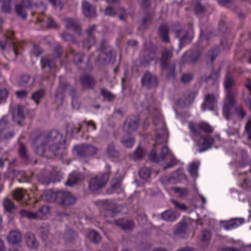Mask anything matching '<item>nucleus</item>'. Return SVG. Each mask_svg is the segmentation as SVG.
<instances>
[{"mask_svg":"<svg viewBox=\"0 0 251 251\" xmlns=\"http://www.w3.org/2000/svg\"><path fill=\"white\" fill-rule=\"evenodd\" d=\"M194 77L193 73H189L183 74L181 77V81L184 84H187L192 80Z\"/></svg>","mask_w":251,"mask_h":251,"instance_id":"59","label":"nucleus"},{"mask_svg":"<svg viewBox=\"0 0 251 251\" xmlns=\"http://www.w3.org/2000/svg\"><path fill=\"white\" fill-rule=\"evenodd\" d=\"M156 56V49L154 46L149 49H145L142 52V59L141 64L143 66L148 65L149 63L153 60Z\"/></svg>","mask_w":251,"mask_h":251,"instance_id":"20","label":"nucleus"},{"mask_svg":"<svg viewBox=\"0 0 251 251\" xmlns=\"http://www.w3.org/2000/svg\"><path fill=\"white\" fill-rule=\"evenodd\" d=\"M87 236L91 242L95 243H99L101 240L100 234L94 230H89Z\"/></svg>","mask_w":251,"mask_h":251,"instance_id":"48","label":"nucleus"},{"mask_svg":"<svg viewBox=\"0 0 251 251\" xmlns=\"http://www.w3.org/2000/svg\"><path fill=\"white\" fill-rule=\"evenodd\" d=\"M82 179V175L79 173L73 172L68 176L65 185L69 186H73L76 184Z\"/></svg>","mask_w":251,"mask_h":251,"instance_id":"33","label":"nucleus"},{"mask_svg":"<svg viewBox=\"0 0 251 251\" xmlns=\"http://www.w3.org/2000/svg\"><path fill=\"white\" fill-rule=\"evenodd\" d=\"M201 52L199 49H191L184 53L181 61L184 63L193 64L199 59Z\"/></svg>","mask_w":251,"mask_h":251,"instance_id":"17","label":"nucleus"},{"mask_svg":"<svg viewBox=\"0 0 251 251\" xmlns=\"http://www.w3.org/2000/svg\"><path fill=\"white\" fill-rule=\"evenodd\" d=\"M114 224L123 230H131L134 226V223L132 220L124 219H118L114 220Z\"/></svg>","mask_w":251,"mask_h":251,"instance_id":"27","label":"nucleus"},{"mask_svg":"<svg viewBox=\"0 0 251 251\" xmlns=\"http://www.w3.org/2000/svg\"><path fill=\"white\" fill-rule=\"evenodd\" d=\"M30 2L29 0H22L21 3L15 5V12L17 15L23 19L26 18L27 15L25 12V8L30 6Z\"/></svg>","mask_w":251,"mask_h":251,"instance_id":"25","label":"nucleus"},{"mask_svg":"<svg viewBox=\"0 0 251 251\" xmlns=\"http://www.w3.org/2000/svg\"><path fill=\"white\" fill-rule=\"evenodd\" d=\"M106 172L102 174L92 177L89 182V190L95 192L104 187L107 183L110 174L111 166L106 164L105 166Z\"/></svg>","mask_w":251,"mask_h":251,"instance_id":"8","label":"nucleus"},{"mask_svg":"<svg viewBox=\"0 0 251 251\" xmlns=\"http://www.w3.org/2000/svg\"><path fill=\"white\" fill-rule=\"evenodd\" d=\"M97 149L90 144H82L74 147L72 153L74 156L79 159H85L95 155Z\"/></svg>","mask_w":251,"mask_h":251,"instance_id":"9","label":"nucleus"},{"mask_svg":"<svg viewBox=\"0 0 251 251\" xmlns=\"http://www.w3.org/2000/svg\"><path fill=\"white\" fill-rule=\"evenodd\" d=\"M94 56H96L94 59L97 64L106 65L114 63L116 58V53L113 48L108 46L106 41L102 39L101 40L100 49L97 50L93 54L89 57L85 67L83 68L81 67L80 70L85 72H91L93 70V67L90 61Z\"/></svg>","mask_w":251,"mask_h":251,"instance_id":"3","label":"nucleus"},{"mask_svg":"<svg viewBox=\"0 0 251 251\" xmlns=\"http://www.w3.org/2000/svg\"><path fill=\"white\" fill-rule=\"evenodd\" d=\"M158 32L160 38L162 39L163 42H169V28L166 24H161L158 27Z\"/></svg>","mask_w":251,"mask_h":251,"instance_id":"38","label":"nucleus"},{"mask_svg":"<svg viewBox=\"0 0 251 251\" xmlns=\"http://www.w3.org/2000/svg\"><path fill=\"white\" fill-rule=\"evenodd\" d=\"M41 199L49 202H56V204H74L76 200L70 192L64 190L56 192L51 190H46L41 196Z\"/></svg>","mask_w":251,"mask_h":251,"instance_id":"6","label":"nucleus"},{"mask_svg":"<svg viewBox=\"0 0 251 251\" xmlns=\"http://www.w3.org/2000/svg\"><path fill=\"white\" fill-rule=\"evenodd\" d=\"M84 127L90 128L93 131L95 130L97 128L96 125L93 121L90 120L87 122L85 120L78 123L76 126L71 123L68 124L65 130L67 135H70L72 138H76L75 135L79 133Z\"/></svg>","mask_w":251,"mask_h":251,"instance_id":"10","label":"nucleus"},{"mask_svg":"<svg viewBox=\"0 0 251 251\" xmlns=\"http://www.w3.org/2000/svg\"><path fill=\"white\" fill-rule=\"evenodd\" d=\"M100 94L105 100L109 101H112L115 99V97L113 94H112L110 91H108L107 89L104 88H102L101 89Z\"/></svg>","mask_w":251,"mask_h":251,"instance_id":"53","label":"nucleus"},{"mask_svg":"<svg viewBox=\"0 0 251 251\" xmlns=\"http://www.w3.org/2000/svg\"><path fill=\"white\" fill-rule=\"evenodd\" d=\"M96 25H93L89 26L85 30V32L87 34L88 37L83 41V47L89 50L96 42L95 37L92 35L94 31L96 30Z\"/></svg>","mask_w":251,"mask_h":251,"instance_id":"23","label":"nucleus"},{"mask_svg":"<svg viewBox=\"0 0 251 251\" xmlns=\"http://www.w3.org/2000/svg\"><path fill=\"white\" fill-rule=\"evenodd\" d=\"M146 153V150L139 145L133 153L130 154V158L134 161L141 160L145 156Z\"/></svg>","mask_w":251,"mask_h":251,"instance_id":"39","label":"nucleus"},{"mask_svg":"<svg viewBox=\"0 0 251 251\" xmlns=\"http://www.w3.org/2000/svg\"><path fill=\"white\" fill-rule=\"evenodd\" d=\"M152 123L155 126H157L159 124L161 125V127L160 129L161 133L159 132H156L155 138L157 143H163L165 140L167 131L166 128L165 123L162 115L158 113L156 115L153 116L152 118Z\"/></svg>","mask_w":251,"mask_h":251,"instance_id":"12","label":"nucleus"},{"mask_svg":"<svg viewBox=\"0 0 251 251\" xmlns=\"http://www.w3.org/2000/svg\"><path fill=\"white\" fill-rule=\"evenodd\" d=\"M142 86L147 89L156 88L158 85V80L156 76L149 72H146L141 79Z\"/></svg>","mask_w":251,"mask_h":251,"instance_id":"19","label":"nucleus"},{"mask_svg":"<svg viewBox=\"0 0 251 251\" xmlns=\"http://www.w3.org/2000/svg\"><path fill=\"white\" fill-rule=\"evenodd\" d=\"M176 36L179 38V48L181 49L185 44L190 43L193 38V30L192 25L189 24L182 29L177 30Z\"/></svg>","mask_w":251,"mask_h":251,"instance_id":"11","label":"nucleus"},{"mask_svg":"<svg viewBox=\"0 0 251 251\" xmlns=\"http://www.w3.org/2000/svg\"><path fill=\"white\" fill-rule=\"evenodd\" d=\"M141 5L145 11V16L141 22V28L146 29L149 28L152 21L151 14L147 12V10L150 5V0H142L141 1Z\"/></svg>","mask_w":251,"mask_h":251,"instance_id":"16","label":"nucleus"},{"mask_svg":"<svg viewBox=\"0 0 251 251\" xmlns=\"http://www.w3.org/2000/svg\"><path fill=\"white\" fill-rule=\"evenodd\" d=\"M139 121L138 118L135 116L127 117L124 124V126L127 127L128 131H133L137 130L139 126Z\"/></svg>","mask_w":251,"mask_h":251,"instance_id":"28","label":"nucleus"},{"mask_svg":"<svg viewBox=\"0 0 251 251\" xmlns=\"http://www.w3.org/2000/svg\"><path fill=\"white\" fill-rule=\"evenodd\" d=\"M230 192L231 194H236L240 202L251 204V192L249 193H239L236 189L231 188L230 189Z\"/></svg>","mask_w":251,"mask_h":251,"instance_id":"29","label":"nucleus"},{"mask_svg":"<svg viewBox=\"0 0 251 251\" xmlns=\"http://www.w3.org/2000/svg\"><path fill=\"white\" fill-rule=\"evenodd\" d=\"M176 65L174 63L170 62L167 64V66L164 68L161 67L162 71L166 72V77L168 78H174L175 75Z\"/></svg>","mask_w":251,"mask_h":251,"instance_id":"42","label":"nucleus"},{"mask_svg":"<svg viewBox=\"0 0 251 251\" xmlns=\"http://www.w3.org/2000/svg\"><path fill=\"white\" fill-rule=\"evenodd\" d=\"M174 190L175 193L177 194L180 198H185L188 195V190L187 189L175 187Z\"/></svg>","mask_w":251,"mask_h":251,"instance_id":"58","label":"nucleus"},{"mask_svg":"<svg viewBox=\"0 0 251 251\" xmlns=\"http://www.w3.org/2000/svg\"><path fill=\"white\" fill-rule=\"evenodd\" d=\"M219 49L217 47H213L209 50L206 54V61L207 63L210 62L211 63L216 59L219 54Z\"/></svg>","mask_w":251,"mask_h":251,"instance_id":"43","label":"nucleus"},{"mask_svg":"<svg viewBox=\"0 0 251 251\" xmlns=\"http://www.w3.org/2000/svg\"><path fill=\"white\" fill-rule=\"evenodd\" d=\"M245 223L243 218H236L224 223V227L226 230H230L237 228Z\"/></svg>","mask_w":251,"mask_h":251,"instance_id":"31","label":"nucleus"},{"mask_svg":"<svg viewBox=\"0 0 251 251\" xmlns=\"http://www.w3.org/2000/svg\"><path fill=\"white\" fill-rule=\"evenodd\" d=\"M19 154L21 158L24 160H27L28 156L26 152V147L23 143H20L18 151Z\"/></svg>","mask_w":251,"mask_h":251,"instance_id":"55","label":"nucleus"},{"mask_svg":"<svg viewBox=\"0 0 251 251\" xmlns=\"http://www.w3.org/2000/svg\"><path fill=\"white\" fill-rule=\"evenodd\" d=\"M245 130L247 134V138L251 141V118H249L245 126Z\"/></svg>","mask_w":251,"mask_h":251,"instance_id":"60","label":"nucleus"},{"mask_svg":"<svg viewBox=\"0 0 251 251\" xmlns=\"http://www.w3.org/2000/svg\"><path fill=\"white\" fill-rule=\"evenodd\" d=\"M190 233L188 225L183 221H180L178 223L177 227L175 229L174 234L182 238H187Z\"/></svg>","mask_w":251,"mask_h":251,"instance_id":"24","label":"nucleus"},{"mask_svg":"<svg viewBox=\"0 0 251 251\" xmlns=\"http://www.w3.org/2000/svg\"><path fill=\"white\" fill-rule=\"evenodd\" d=\"M22 239V233L18 230H11L7 236L8 242L12 244H17L21 242Z\"/></svg>","mask_w":251,"mask_h":251,"instance_id":"32","label":"nucleus"},{"mask_svg":"<svg viewBox=\"0 0 251 251\" xmlns=\"http://www.w3.org/2000/svg\"><path fill=\"white\" fill-rule=\"evenodd\" d=\"M211 238V233L207 229H204L202 231L201 237V240L202 242L208 244Z\"/></svg>","mask_w":251,"mask_h":251,"instance_id":"54","label":"nucleus"},{"mask_svg":"<svg viewBox=\"0 0 251 251\" xmlns=\"http://www.w3.org/2000/svg\"><path fill=\"white\" fill-rule=\"evenodd\" d=\"M151 174V169L146 167L141 168L139 172L140 177L144 179H147L150 177Z\"/></svg>","mask_w":251,"mask_h":251,"instance_id":"52","label":"nucleus"},{"mask_svg":"<svg viewBox=\"0 0 251 251\" xmlns=\"http://www.w3.org/2000/svg\"><path fill=\"white\" fill-rule=\"evenodd\" d=\"M41 65L43 72L47 74H45L46 78H49L50 74H53L55 73L56 63L54 59L51 58L50 56H43L41 59Z\"/></svg>","mask_w":251,"mask_h":251,"instance_id":"14","label":"nucleus"},{"mask_svg":"<svg viewBox=\"0 0 251 251\" xmlns=\"http://www.w3.org/2000/svg\"><path fill=\"white\" fill-rule=\"evenodd\" d=\"M122 205H118L115 208H108L107 206H105L104 207V210H100V213L101 215H103L105 217H113L116 215Z\"/></svg>","mask_w":251,"mask_h":251,"instance_id":"40","label":"nucleus"},{"mask_svg":"<svg viewBox=\"0 0 251 251\" xmlns=\"http://www.w3.org/2000/svg\"><path fill=\"white\" fill-rule=\"evenodd\" d=\"M12 118L14 122L21 125V121L25 119L24 108L20 105H18L16 109L13 111Z\"/></svg>","mask_w":251,"mask_h":251,"instance_id":"34","label":"nucleus"},{"mask_svg":"<svg viewBox=\"0 0 251 251\" xmlns=\"http://www.w3.org/2000/svg\"><path fill=\"white\" fill-rule=\"evenodd\" d=\"M235 114L238 117H240L241 119L244 118L246 115H247V112L246 110L244 109L243 106L242 105H237L235 106V104H234V107L233 108V110H232L231 113L229 115V116H226L223 113L224 116L225 118L227 120H230V117L232 115Z\"/></svg>","mask_w":251,"mask_h":251,"instance_id":"37","label":"nucleus"},{"mask_svg":"<svg viewBox=\"0 0 251 251\" xmlns=\"http://www.w3.org/2000/svg\"><path fill=\"white\" fill-rule=\"evenodd\" d=\"M217 100L213 94H207L204 96L201 107L203 111L207 109L213 111L215 110Z\"/></svg>","mask_w":251,"mask_h":251,"instance_id":"21","label":"nucleus"},{"mask_svg":"<svg viewBox=\"0 0 251 251\" xmlns=\"http://www.w3.org/2000/svg\"><path fill=\"white\" fill-rule=\"evenodd\" d=\"M156 144H158V143L155 141L152 149L148 154L149 160L151 162L156 164H164L166 161H168L169 162L163 167L164 171L176 166L178 164V160L168 147L167 146H163L161 148L160 154H158L156 147ZM158 144H160L158 143Z\"/></svg>","mask_w":251,"mask_h":251,"instance_id":"4","label":"nucleus"},{"mask_svg":"<svg viewBox=\"0 0 251 251\" xmlns=\"http://www.w3.org/2000/svg\"><path fill=\"white\" fill-rule=\"evenodd\" d=\"M25 238V243L30 249H36L39 246V242L32 233L30 232L26 233Z\"/></svg>","mask_w":251,"mask_h":251,"instance_id":"36","label":"nucleus"},{"mask_svg":"<svg viewBox=\"0 0 251 251\" xmlns=\"http://www.w3.org/2000/svg\"><path fill=\"white\" fill-rule=\"evenodd\" d=\"M79 80L83 90H93L96 84L95 78L88 74L81 75L79 76Z\"/></svg>","mask_w":251,"mask_h":251,"instance_id":"18","label":"nucleus"},{"mask_svg":"<svg viewBox=\"0 0 251 251\" xmlns=\"http://www.w3.org/2000/svg\"><path fill=\"white\" fill-rule=\"evenodd\" d=\"M56 177H57V178L53 177L52 175H51L50 176L49 178H43V180H42V183L45 185H48L51 182H55L56 181H60V178H59L60 173L59 172H58L57 173Z\"/></svg>","mask_w":251,"mask_h":251,"instance_id":"56","label":"nucleus"},{"mask_svg":"<svg viewBox=\"0 0 251 251\" xmlns=\"http://www.w3.org/2000/svg\"><path fill=\"white\" fill-rule=\"evenodd\" d=\"M50 207L48 205H42L40 208L35 212H30L26 210H21L20 214L22 217L28 219L43 220L44 216L49 213Z\"/></svg>","mask_w":251,"mask_h":251,"instance_id":"13","label":"nucleus"},{"mask_svg":"<svg viewBox=\"0 0 251 251\" xmlns=\"http://www.w3.org/2000/svg\"><path fill=\"white\" fill-rule=\"evenodd\" d=\"M82 10L85 17H93L96 15V11L95 7L86 1H82Z\"/></svg>","mask_w":251,"mask_h":251,"instance_id":"26","label":"nucleus"},{"mask_svg":"<svg viewBox=\"0 0 251 251\" xmlns=\"http://www.w3.org/2000/svg\"><path fill=\"white\" fill-rule=\"evenodd\" d=\"M107 154L109 157L111 158H117L119 156V153L115 150L113 144L108 145L107 148Z\"/></svg>","mask_w":251,"mask_h":251,"instance_id":"49","label":"nucleus"},{"mask_svg":"<svg viewBox=\"0 0 251 251\" xmlns=\"http://www.w3.org/2000/svg\"><path fill=\"white\" fill-rule=\"evenodd\" d=\"M121 180L117 177L113 178L110 181V187L108 190V192L110 194L115 192L117 190L121 187Z\"/></svg>","mask_w":251,"mask_h":251,"instance_id":"46","label":"nucleus"},{"mask_svg":"<svg viewBox=\"0 0 251 251\" xmlns=\"http://www.w3.org/2000/svg\"><path fill=\"white\" fill-rule=\"evenodd\" d=\"M189 130L200 149V152H203L211 148L214 142L213 137L208 135L213 131L212 127L207 123L201 122L199 123L189 122Z\"/></svg>","mask_w":251,"mask_h":251,"instance_id":"2","label":"nucleus"},{"mask_svg":"<svg viewBox=\"0 0 251 251\" xmlns=\"http://www.w3.org/2000/svg\"><path fill=\"white\" fill-rule=\"evenodd\" d=\"M198 170V165L196 162L192 163L189 166V172L192 176H195L197 175Z\"/></svg>","mask_w":251,"mask_h":251,"instance_id":"62","label":"nucleus"},{"mask_svg":"<svg viewBox=\"0 0 251 251\" xmlns=\"http://www.w3.org/2000/svg\"><path fill=\"white\" fill-rule=\"evenodd\" d=\"M45 95V91L44 89H40L32 94L31 99L35 101L37 105L40 103V100Z\"/></svg>","mask_w":251,"mask_h":251,"instance_id":"47","label":"nucleus"},{"mask_svg":"<svg viewBox=\"0 0 251 251\" xmlns=\"http://www.w3.org/2000/svg\"><path fill=\"white\" fill-rule=\"evenodd\" d=\"M13 198L18 202H22V204H30L27 201L30 197L27 191L23 188H17L13 192Z\"/></svg>","mask_w":251,"mask_h":251,"instance_id":"22","label":"nucleus"},{"mask_svg":"<svg viewBox=\"0 0 251 251\" xmlns=\"http://www.w3.org/2000/svg\"><path fill=\"white\" fill-rule=\"evenodd\" d=\"M34 80V79L29 75H24L21 76L19 83L21 85L26 86L28 84H32Z\"/></svg>","mask_w":251,"mask_h":251,"instance_id":"51","label":"nucleus"},{"mask_svg":"<svg viewBox=\"0 0 251 251\" xmlns=\"http://www.w3.org/2000/svg\"><path fill=\"white\" fill-rule=\"evenodd\" d=\"M71 52L74 55L73 61L74 63L78 69H81V65L83 64V58L85 56L84 53L82 52L75 53L73 50H71Z\"/></svg>","mask_w":251,"mask_h":251,"instance_id":"45","label":"nucleus"},{"mask_svg":"<svg viewBox=\"0 0 251 251\" xmlns=\"http://www.w3.org/2000/svg\"><path fill=\"white\" fill-rule=\"evenodd\" d=\"M11 0L7 2H3V5L1 7V10L2 12L8 13L11 10L10 5Z\"/></svg>","mask_w":251,"mask_h":251,"instance_id":"64","label":"nucleus"},{"mask_svg":"<svg viewBox=\"0 0 251 251\" xmlns=\"http://www.w3.org/2000/svg\"><path fill=\"white\" fill-rule=\"evenodd\" d=\"M234 85L233 78L227 75L224 81V87L226 95L223 108V113L226 117L229 116L232 112L235 101V97L237 93V90L234 88Z\"/></svg>","mask_w":251,"mask_h":251,"instance_id":"5","label":"nucleus"},{"mask_svg":"<svg viewBox=\"0 0 251 251\" xmlns=\"http://www.w3.org/2000/svg\"><path fill=\"white\" fill-rule=\"evenodd\" d=\"M31 137L34 151L38 155L52 158L64 151L65 137L56 130H52L47 134L35 130Z\"/></svg>","mask_w":251,"mask_h":251,"instance_id":"1","label":"nucleus"},{"mask_svg":"<svg viewBox=\"0 0 251 251\" xmlns=\"http://www.w3.org/2000/svg\"><path fill=\"white\" fill-rule=\"evenodd\" d=\"M68 87L70 89V95L72 97V100H74L76 94V90L74 86H70L67 82H62L61 80L59 86L56 90L55 98L62 100L64 97V93Z\"/></svg>","mask_w":251,"mask_h":251,"instance_id":"15","label":"nucleus"},{"mask_svg":"<svg viewBox=\"0 0 251 251\" xmlns=\"http://www.w3.org/2000/svg\"><path fill=\"white\" fill-rule=\"evenodd\" d=\"M121 142L125 147L130 148L133 146L134 143V140L133 138H131L127 139H123L121 140Z\"/></svg>","mask_w":251,"mask_h":251,"instance_id":"63","label":"nucleus"},{"mask_svg":"<svg viewBox=\"0 0 251 251\" xmlns=\"http://www.w3.org/2000/svg\"><path fill=\"white\" fill-rule=\"evenodd\" d=\"M172 56V53L168 50H164L161 53L160 59V67L165 68L167 66V64L169 63V60Z\"/></svg>","mask_w":251,"mask_h":251,"instance_id":"44","label":"nucleus"},{"mask_svg":"<svg viewBox=\"0 0 251 251\" xmlns=\"http://www.w3.org/2000/svg\"><path fill=\"white\" fill-rule=\"evenodd\" d=\"M77 236L76 232L72 229H67L65 233V238L66 242H72Z\"/></svg>","mask_w":251,"mask_h":251,"instance_id":"50","label":"nucleus"},{"mask_svg":"<svg viewBox=\"0 0 251 251\" xmlns=\"http://www.w3.org/2000/svg\"><path fill=\"white\" fill-rule=\"evenodd\" d=\"M179 217V214L176 211L167 210L162 213V218L168 222H174Z\"/></svg>","mask_w":251,"mask_h":251,"instance_id":"41","label":"nucleus"},{"mask_svg":"<svg viewBox=\"0 0 251 251\" xmlns=\"http://www.w3.org/2000/svg\"><path fill=\"white\" fill-rule=\"evenodd\" d=\"M23 43L18 42L15 37V33L12 30L8 29L4 33L0 32V47L3 50L6 46L12 47L13 51L17 56L19 50L23 48Z\"/></svg>","mask_w":251,"mask_h":251,"instance_id":"7","label":"nucleus"},{"mask_svg":"<svg viewBox=\"0 0 251 251\" xmlns=\"http://www.w3.org/2000/svg\"><path fill=\"white\" fill-rule=\"evenodd\" d=\"M240 186L243 189L250 191L251 190V178H245L243 182L240 184Z\"/></svg>","mask_w":251,"mask_h":251,"instance_id":"61","label":"nucleus"},{"mask_svg":"<svg viewBox=\"0 0 251 251\" xmlns=\"http://www.w3.org/2000/svg\"><path fill=\"white\" fill-rule=\"evenodd\" d=\"M64 23L67 28L73 30L78 34H81L80 26L76 20L67 18L64 20Z\"/></svg>","mask_w":251,"mask_h":251,"instance_id":"30","label":"nucleus"},{"mask_svg":"<svg viewBox=\"0 0 251 251\" xmlns=\"http://www.w3.org/2000/svg\"><path fill=\"white\" fill-rule=\"evenodd\" d=\"M33 173L30 172H25L23 171H15V175L19 182H28L30 181Z\"/></svg>","mask_w":251,"mask_h":251,"instance_id":"35","label":"nucleus"},{"mask_svg":"<svg viewBox=\"0 0 251 251\" xmlns=\"http://www.w3.org/2000/svg\"><path fill=\"white\" fill-rule=\"evenodd\" d=\"M61 37L64 41L69 43H75L76 42V39L72 34L64 32L61 35Z\"/></svg>","mask_w":251,"mask_h":251,"instance_id":"57","label":"nucleus"}]
</instances>
